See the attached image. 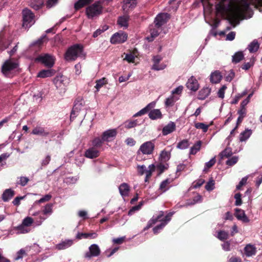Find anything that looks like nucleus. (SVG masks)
I'll use <instances>...</instances> for the list:
<instances>
[{
	"mask_svg": "<svg viewBox=\"0 0 262 262\" xmlns=\"http://www.w3.org/2000/svg\"><path fill=\"white\" fill-rule=\"evenodd\" d=\"M149 118L155 120L161 118L162 114L159 109H155L151 111L148 114Z\"/></svg>",
	"mask_w": 262,
	"mask_h": 262,
	"instance_id": "nucleus-37",
	"label": "nucleus"
},
{
	"mask_svg": "<svg viewBox=\"0 0 262 262\" xmlns=\"http://www.w3.org/2000/svg\"><path fill=\"white\" fill-rule=\"evenodd\" d=\"M100 249L97 244H92L89 248V251L85 253V257L91 258L92 257H96L100 255Z\"/></svg>",
	"mask_w": 262,
	"mask_h": 262,
	"instance_id": "nucleus-12",
	"label": "nucleus"
},
{
	"mask_svg": "<svg viewBox=\"0 0 262 262\" xmlns=\"http://www.w3.org/2000/svg\"><path fill=\"white\" fill-rule=\"evenodd\" d=\"M173 214V212H169L164 217V212L160 211L157 216H154L152 219L148 221L146 227L144 228V230H145L149 229L154 224L159 221L161 222V224L153 228L154 233L155 234L158 233L170 221L171 217Z\"/></svg>",
	"mask_w": 262,
	"mask_h": 262,
	"instance_id": "nucleus-2",
	"label": "nucleus"
},
{
	"mask_svg": "<svg viewBox=\"0 0 262 262\" xmlns=\"http://www.w3.org/2000/svg\"><path fill=\"white\" fill-rule=\"evenodd\" d=\"M14 195V191L11 189H6L3 193L2 199L4 202H8Z\"/></svg>",
	"mask_w": 262,
	"mask_h": 262,
	"instance_id": "nucleus-29",
	"label": "nucleus"
},
{
	"mask_svg": "<svg viewBox=\"0 0 262 262\" xmlns=\"http://www.w3.org/2000/svg\"><path fill=\"white\" fill-rule=\"evenodd\" d=\"M227 86L225 85H223L217 92V96L219 98H224L225 90Z\"/></svg>",
	"mask_w": 262,
	"mask_h": 262,
	"instance_id": "nucleus-64",
	"label": "nucleus"
},
{
	"mask_svg": "<svg viewBox=\"0 0 262 262\" xmlns=\"http://www.w3.org/2000/svg\"><path fill=\"white\" fill-rule=\"evenodd\" d=\"M16 229L17 230V233L18 234L27 233L31 230L30 228L28 227L27 226H24L22 223L21 225L16 227Z\"/></svg>",
	"mask_w": 262,
	"mask_h": 262,
	"instance_id": "nucleus-41",
	"label": "nucleus"
},
{
	"mask_svg": "<svg viewBox=\"0 0 262 262\" xmlns=\"http://www.w3.org/2000/svg\"><path fill=\"white\" fill-rule=\"evenodd\" d=\"M117 134V130L116 129H110L102 133V137L105 142H111L116 138Z\"/></svg>",
	"mask_w": 262,
	"mask_h": 262,
	"instance_id": "nucleus-13",
	"label": "nucleus"
},
{
	"mask_svg": "<svg viewBox=\"0 0 262 262\" xmlns=\"http://www.w3.org/2000/svg\"><path fill=\"white\" fill-rule=\"evenodd\" d=\"M255 62V57L254 56H252L249 62H245L244 63L242 66V69L245 70H248L251 67H252L254 65Z\"/></svg>",
	"mask_w": 262,
	"mask_h": 262,
	"instance_id": "nucleus-48",
	"label": "nucleus"
},
{
	"mask_svg": "<svg viewBox=\"0 0 262 262\" xmlns=\"http://www.w3.org/2000/svg\"><path fill=\"white\" fill-rule=\"evenodd\" d=\"M216 237L221 241H224L228 238V233L225 231H220L217 232Z\"/></svg>",
	"mask_w": 262,
	"mask_h": 262,
	"instance_id": "nucleus-49",
	"label": "nucleus"
},
{
	"mask_svg": "<svg viewBox=\"0 0 262 262\" xmlns=\"http://www.w3.org/2000/svg\"><path fill=\"white\" fill-rule=\"evenodd\" d=\"M155 148V143L154 141H147L143 143L140 147L138 151L137 158L139 159L141 151L143 154L145 155H150L152 153V151Z\"/></svg>",
	"mask_w": 262,
	"mask_h": 262,
	"instance_id": "nucleus-8",
	"label": "nucleus"
},
{
	"mask_svg": "<svg viewBox=\"0 0 262 262\" xmlns=\"http://www.w3.org/2000/svg\"><path fill=\"white\" fill-rule=\"evenodd\" d=\"M259 45L256 40H253L248 47V49L250 53L256 52L259 49Z\"/></svg>",
	"mask_w": 262,
	"mask_h": 262,
	"instance_id": "nucleus-39",
	"label": "nucleus"
},
{
	"mask_svg": "<svg viewBox=\"0 0 262 262\" xmlns=\"http://www.w3.org/2000/svg\"><path fill=\"white\" fill-rule=\"evenodd\" d=\"M141 124L137 119L136 120H128L124 122L123 125L125 128L130 129L139 125Z\"/></svg>",
	"mask_w": 262,
	"mask_h": 262,
	"instance_id": "nucleus-27",
	"label": "nucleus"
},
{
	"mask_svg": "<svg viewBox=\"0 0 262 262\" xmlns=\"http://www.w3.org/2000/svg\"><path fill=\"white\" fill-rule=\"evenodd\" d=\"M232 154V152L231 149L230 148H226L224 151H223L220 155L221 156L223 157H226L228 158L230 156H231Z\"/></svg>",
	"mask_w": 262,
	"mask_h": 262,
	"instance_id": "nucleus-56",
	"label": "nucleus"
},
{
	"mask_svg": "<svg viewBox=\"0 0 262 262\" xmlns=\"http://www.w3.org/2000/svg\"><path fill=\"white\" fill-rule=\"evenodd\" d=\"M107 83V80L105 78H102L96 81V84L95 88L96 89V92H98L100 89L103 86L104 84Z\"/></svg>",
	"mask_w": 262,
	"mask_h": 262,
	"instance_id": "nucleus-46",
	"label": "nucleus"
},
{
	"mask_svg": "<svg viewBox=\"0 0 262 262\" xmlns=\"http://www.w3.org/2000/svg\"><path fill=\"white\" fill-rule=\"evenodd\" d=\"M205 183V180L202 179H199L193 182V188H198L201 186Z\"/></svg>",
	"mask_w": 262,
	"mask_h": 262,
	"instance_id": "nucleus-62",
	"label": "nucleus"
},
{
	"mask_svg": "<svg viewBox=\"0 0 262 262\" xmlns=\"http://www.w3.org/2000/svg\"><path fill=\"white\" fill-rule=\"evenodd\" d=\"M83 47L80 44H75L70 47L64 55L65 59L67 61L75 60L78 57H84Z\"/></svg>",
	"mask_w": 262,
	"mask_h": 262,
	"instance_id": "nucleus-3",
	"label": "nucleus"
},
{
	"mask_svg": "<svg viewBox=\"0 0 262 262\" xmlns=\"http://www.w3.org/2000/svg\"><path fill=\"white\" fill-rule=\"evenodd\" d=\"M155 170V166L154 164L149 165L147 168L144 165H138L137 171L140 175L146 174L145 181L147 182L149 178L151 176L152 172Z\"/></svg>",
	"mask_w": 262,
	"mask_h": 262,
	"instance_id": "nucleus-10",
	"label": "nucleus"
},
{
	"mask_svg": "<svg viewBox=\"0 0 262 262\" xmlns=\"http://www.w3.org/2000/svg\"><path fill=\"white\" fill-rule=\"evenodd\" d=\"M33 135L40 136L42 137H48L50 133L48 129L40 126H37L33 128L31 133Z\"/></svg>",
	"mask_w": 262,
	"mask_h": 262,
	"instance_id": "nucleus-15",
	"label": "nucleus"
},
{
	"mask_svg": "<svg viewBox=\"0 0 262 262\" xmlns=\"http://www.w3.org/2000/svg\"><path fill=\"white\" fill-rule=\"evenodd\" d=\"M160 28H158L155 25V28L150 29V32L152 37H157L159 34Z\"/></svg>",
	"mask_w": 262,
	"mask_h": 262,
	"instance_id": "nucleus-63",
	"label": "nucleus"
},
{
	"mask_svg": "<svg viewBox=\"0 0 262 262\" xmlns=\"http://www.w3.org/2000/svg\"><path fill=\"white\" fill-rule=\"evenodd\" d=\"M51 198H52L51 195H50L49 194H46V195H45L43 197H42V198H41L39 200L36 201L35 202V203H36V204H40V203H44L45 202H48L49 200H50Z\"/></svg>",
	"mask_w": 262,
	"mask_h": 262,
	"instance_id": "nucleus-58",
	"label": "nucleus"
},
{
	"mask_svg": "<svg viewBox=\"0 0 262 262\" xmlns=\"http://www.w3.org/2000/svg\"><path fill=\"white\" fill-rule=\"evenodd\" d=\"M186 86L189 90L195 92L199 89V84L197 80L193 76H191L188 79Z\"/></svg>",
	"mask_w": 262,
	"mask_h": 262,
	"instance_id": "nucleus-18",
	"label": "nucleus"
},
{
	"mask_svg": "<svg viewBox=\"0 0 262 262\" xmlns=\"http://www.w3.org/2000/svg\"><path fill=\"white\" fill-rule=\"evenodd\" d=\"M235 74L233 70H230L227 75L225 76L226 81L230 82L234 77Z\"/></svg>",
	"mask_w": 262,
	"mask_h": 262,
	"instance_id": "nucleus-60",
	"label": "nucleus"
},
{
	"mask_svg": "<svg viewBox=\"0 0 262 262\" xmlns=\"http://www.w3.org/2000/svg\"><path fill=\"white\" fill-rule=\"evenodd\" d=\"M36 60L43 63L48 68H51L54 64L55 59L53 56L49 54H43L39 55L36 58Z\"/></svg>",
	"mask_w": 262,
	"mask_h": 262,
	"instance_id": "nucleus-9",
	"label": "nucleus"
},
{
	"mask_svg": "<svg viewBox=\"0 0 262 262\" xmlns=\"http://www.w3.org/2000/svg\"><path fill=\"white\" fill-rule=\"evenodd\" d=\"M252 130L246 129L242 132L239 137V140L241 142L246 141L248 140L252 134Z\"/></svg>",
	"mask_w": 262,
	"mask_h": 262,
	"instance_id": "nucleus-33",
	"label": "nucleus"
},
{
	"mask_svg": "<svg viewBox=\"0 0 262 262\" xmlns=\"http://www.w3.org/2000/svg\"><path fill=\"white\" fill-rule=\"evenodd\" d=\"M176 129V124L173 122H170L167 125L165 126L162 129V134L166 136L173 132Z\"/></svg>",
	"mask_w": 262,
	"mask_h": 262,
	"instance_id": "nucleus-24",
	"label": "nucleus"
},
{
	"mask_svg": "<svg viewBox=\"0 0 262 262\" xmlns=\"http://www.w3.org/2000/svg\"><path fill=\"white\" fill-rule=\"evenodd\" d=\"M127 38L126 33L120 32L114 34L111 38V42L113 44L121 43L125 42Z\"/></svg>",
	"mask_w": 262,
	"mask_h": 262,
	"instance_id": "nucleus-11",
	"label": "nucleus"
},
{
	"mask_svg": "<svg viewBox=\"0 0 262 262\" xmlns=\"http://www.w3.org/2000/svg\"><path fill=\"white\" fill-rule=\"evenodd\" d=\"M29 182V179L26 177H20L17 184L21 186H25Z\"/></svg>",
	"mask_w": 262,
	"mask_h": 262,
	"instance_id": "nucleus-61",
	"label": "nucleus"
},
{
	"mask_svg": "<svg viewBox=\"0 0 262 262\" xmlns=\"http://www.w3.org/2000/svg\"><path fill=\"white\" fill-rule=\"evenodd\" d=\"M135 56L132 53L125 54V58L124 60H126L128 62H134Z\"/></svg>",
	"mask_w": 262,
	"mask_h": 262,
	"instance_id": "nucleus-57",
	"label": "nucleus"
},
{
	"mask_svg": "<svg viewBox=\"0 0 262 262\" xmlns=\"http://www.w3.org/2000/svg\"><path fill=\"white\" fill-rule=\"evenodd\" d=\"M189 144L187 140H183L180 142L178 145L177 147L181 149H184L188 147Z\"/></svg>",
	"mask_w": 262,
	"mask_h": 262,
	"instance_id": "nucleus-50",
	"label": "nucleus"
},
{
	"mask_svg": "<svg viewBox=\"0 0 262 262\" xmlns=\"http://www.w3.org/2000/svg\"><path fill=\"white\" fill-rule=\"evenodd\" d=\"M235 216L238 220H241L243 222L247 223L249 222V219L246 215L244 211L242 209H236Z\"/></svg>",
	"mask_w": 262,
	"mask_h": 262,
	"instance_id": "nucleus-25",
	"label": "nucleus"
},
{
	"mask_svg": "<svg viewBox=\"0 0 262 262\" xmlns=\"http://www.w3.org/2000/svg\"><path fill=\"white\" fill-rule=\"evenodd\" d=\"M102 9L101 3L97 1L89 6L86 8L85 12L89 18H93L101 14Z\"/></svg>",
	"mask_w": 262,
	"mask_h": 262,
	"instance_id": "nucleus-4",
	"label": "nucleus"
},
{
	"mask_svg": "<svg viewBox=\"0 0 262 262\" xmlns=\"http://www.w3.org/2000/svg\"><path fill=\"white\" fill-rule=\"evenodd\" d=\"M222 77L223 76L219 71H215L210 74V80L211 83L215 84L219 83Z\"/></svg>",
	"mask_w": 262,
	"mask_h": 262,
	"instance_id": "nucleus-21",
	"label": "nucleus"
},
{
	"mask_svg": "<svg viewBox=\"0 0 262 262\" xmlns=\"http://www.w3.org/2000/svg\"><path fill=\"white\" fill-rule=\"evenodd\" d=\"M100 151L98 149L92 146L85 150L84 156L88 158L93 159L98 157Z\"/></svg>",
	"mask_w": 262,
	"mask_h": 262,
	"instance_id": "nucleus-19",
	"label": "nucleus"
},
{
	"mask_svg": "<svg viewBox=\"0 0 262 262\" xmlns=\"http://www.w3.org/2000/svg\"><path fill=\"white\" fill-rule=\"evenodd\" d=\"M34 220L32 217L27 216L23 220L22 224L24 226H27L30 228Z\"/></svg>",
	"mask_w": 262,
	"mask_h": 262,
	"instance_id": "nucleus-51",
	"label": "nucleus"
},
{
	"mask_svg": "<svg viewBox=\"0 0 262 262\" xmlns=\"http://www.w3.org/2000/svg\"><path fill=\"white\" fill-rule=\"evenodd\" d=\"M215 158L214 157L212 158L209 161L206 162L205 165L204 170L205 171L207 169L211 167L215 164Z\"/></svg>",
	"mask_w": 262,
	"mask_h": 262,
	"instance_id": "nucleus-59",
	"label": "nucleus"
},
{
	"mask_svg": "<svg viewBox=\"0 0 262 262\" xmlns=\"http://www.w3.org/2000/svg\"><path fill=\"white\" fill-rule=\"evenodd\" d=\"M162 59V57L160 55L154 56L152 59L154 64L152 67V69L156 71L164 69L166 67V65L164 63L159 64Z\"/></svg>",
	"mask_w": 262,
	"mask_h": 262,
	"instance_id": "nucleus-16",
	"label": "nucleus"
},
{
	"mask_svg": "<svg viewBox=\"0 0 262 262\" xmlns=\"http://www.w3.org/2000/svg\"><path fill=\"white\" fill-rule=\"evenodd\" d=\"M244 58V54L242 52H237L232 56V61L233 62L238 63Z\"/></svg>",
	"mask_w": 262,
	"mask_h": 262,
	"instance_id": "nucleus-45",
	"label": "nucleus"
},
{
	"mask_svg": "<svg viewBox=\"0 0 262 262\" xmlns=\"http://www.w3.org/2000/svg\"><path fill=\"white\" fill-rule=\"evenodd\" d=\"M43 4V0H31L30 2V6L35 10L39 9Z\"/></svg>",
	"mask_w": 262,
	"mask_h": 262,
	"instance_id": "nucleus-38",
	"label": "nucleus"
},
{
	"mask_svg": "<svg viewBox=\"0 0 262 262\" xmlns=\"http://www.w3.org/2000/svg\"><path fill=\"white\" fill-rule=\"evenodd\" d=\"M238 158L236 156H233L231 158L229 159L226 162V164L229 166H233L237 163Z\"/></svg>",
	"mask_w": 262,
	"mask_h": 262,
	"instance_id": "nucleus-54",
	"label": "nucleus"
},
{
	"mask_svg": "<svg viewBox=\"0 0 262 262\" xmlns=\"http://www.w3.org/2000/svg\"><path fill=\"white\" fill-rule=\"evenodd\" d=\"M170 181L169 179H167L162 181L160 185L159 190L160 191V193H162L166 191L170 187L169 184Z\"/></svg>",
	"mask_w": 262,
	"mask_h": 262,
	"instance_id": "nucleus-31",
	"label": "nucleus"
},
{
	"mask_svg": "<svg viewBox=\"0 0 262 262\" xmlns=\"http://www.w3.org/2000/svg\"><path fill=\"white\" fill-rule=\"evenodd\" d=\"M202 142L201 141H198L192 147H191L190 154L195 155L200 150Z\"/></svg>",
	"mask_w": 262,
	"mask_h": 262,
	"instance_id": "nucleus-43",
	"label": "nucleus"
},
{
	"mask_svg": "<svg viewBox=\"0 0 262 262\" xmlns=\"http://www.w3.org/2000/svg\"><path fill=\"white\" fill-rule=\"evenodd\" d=\"M23 24L25 28H30L35 23L34 15L32 11L26 8L23 11Z\"/></svg>",
	"mask_w": 262,
	"mask_h": 262,
	"instance_id": "nucleus-6",
	"label": "nucleus"
},
{
	"mask_svg": "<svg viewBox=\"0 0 262 262\" xmlns=\"http://www.w3.org/2000/svg\"><path fill=\"white\" fill-rule=\"evenodd\" d=\"M18 67V62L17 60L10 59L6 60L2 67V72L7 77H10V74L12 71L16 69Z\"/></svg>",
	"mask_w": 262,
	"mask_h": 262,
	"instance_id": "nucleus-5",
	"label": "nucleus"
},
{
	"mask_svg": "<svg viewBox=\"0 0 262 262\" xmlns=\"http://www.w3.org/2000/svg\"><path fill=\"white\" fill-rule=\"evenodd\" d=\"M119 190L120 194L122 196H127L129 191V187L128 185L125 183L121 184L119 187Z\"/></svg>",
	"mask_w": 262,
	"mask_h": 262,
	"instance_id": "nucleus-30",
	"label": "nucleus"
},
{
	"mask_svg": "<svg viewBox=\"0 0 262 262\" xmlns=\"http://www.w3.org/2000/svg\"><path fill=\"white\" fill-rule=\"evenodd\" d=\"M54 73V71L52 70H43L38 73L37 77L42 78L50 77L52 76Z\"/></svg>",
	"mask_w": 262,
	"mask_h": 262,
	"instance_id": "nucleus-35",
	"label": "nucleus"
},
{
	"mask_svg": "<svg viewBox=\"0 0 262 262\" xmlns=\"http://www.w3.org/2000/svg\"><path fill=\"white\" fill-rule=\"evenodd\" d=\"M104 142L102 137L101 138L97 137L92 140V145L93 147H95V148L98 149L99 148H100L102 146Z\"/></svg>",
	"mask_w": 262,
	"mask_h": 262,
	"instance_id": "nucleus-32",
	"label": "nucleus"
},
{
	"mask_svg": "<svg viewBox=\"0 0 262 262\" xmlns=\"http://www.w3.org/2000/svg\"><path fill=\"white\" fill-rule=\"evenodd\" d=\"M214 181L211 178L206 184L205 189L208 191H212L214 188Z\"/></svg>",
	"mask_w": 262,
	"mask_h": 262,
	"instance_id": "nucleus-52",
	"label": "nucleus"
},
{
	"mask_svg": "<svg viewBox=\"0 0 262 262\" xmlns=\"http://www.w3.org/2000/svg\"><path fill=\"white\" fill-rule=\"evenodd\" d=\"M204 9L205 17L207 13L211 12L212 5L208 0H201ZM249 0H241L237 3L231 0H220L216 5V12L222 15L230 14L233 17L245 18V13L250 9Z\"/></svg>",
	"mask_w": 262,
	"mask_h": 262,
	"instance_id": "nucleus-1",
	"label": "nucleus"
},
{
	"mask_svg": "<svg viewBox=\"0 0 262 262\" xmlns=\"http://www.w3.org/2000/svg\"><path fill=\"white\" fill-rule=\"evenodd\" d=\"M136 6V2L135 0H125L123 2L122 9L125 12L132 10Z\"/></svg>",
	"mask_w": 262,
	"mask_h": 262,
	"instance_id": "nucleus-20",
	"label": "nucleus"
},
{
	"mask_svg": "<svg viewBox=\"0 0 262 262\" xmlns=\"http://www.w3.org/2000/svg\"><path fill=\"white\" fill-rule=\"evenodd\" d=\"M54 83L56 88L60 91L61 93H64L66 87L69 83V80L65 76H57L54 79Z\"/></svg>",
	"mask_w": 262,
	"mask_h": 262,
	"instance_id": "nucleus-7",
	"label": "nucleus"
},
{
	"mask_svg": "<svg viewBox=\"0 0 262 262\" xmlns=\"http://www.w3.org/2000/svg\"><path fill=\"white\" fill-rule=\"evenodd\" d=\"M210 92V88L208 87H205L199 91L198 98L200 100H204L209 96Z\"/></svg>",
	"mask_w": 262,
	"mask_h": 262,
	"instance_id": "nucleus-28",
	"label": "nucleus"
},
{
	"mask_svg": "<svg viewBox=\"0 0 262 262\" xmlns=\"http://www.w3.org/2000/svg\"><path fill=\"white\" fill-rule=\"evenodd\" d=\"M129 17L127 15H123L119 17L118 24L121 27L127 28Z\"/></svg>",
	"mask_w": 262,
	"mask_h": 262,
	"instance_id": "nucleus-36",
	"label": "nucleus"
},
{
	"mask_svg": "<svg viewBox=\"0 0 262 262\" xmlns=\"http://www.w3.org/2000/svg\"><path fill=\"white\" fill-rule=\"evenodd\" d=\"M195 127L198 129H202L203 132L206 133L208 128L209 126L204 123H196L195 124Z\"/></svg>",
	"mask_w": 262,
	"mask_h": 262,
	"instance_id": "nucleus-53",
	"label": "nucleus"
},
{
	"mask_svg": "<svg viewBox=\"0 0 262 262\" xmlns=\"http://www.w3.org/2000/svg\"><path fill=\"white\" fill-rule=\"evenodd\" d=\"M170 154L168 151L163 150L160 154L161 160L164 162L168 161L170 159Z\"/></svg>",
	"mask_w": 262,
	"mask_h": 262,
	"instance_id": "nucleus-47",
	"label": "nucleus"
},
{
	"mask_svg": "<svg viewBox=\"0 0 262 262\" xmlns=\"http://www.w3.org/2000/svg\"><path fill=\"white\" fill-rule=\"evenodd\" d=\"M82 100H76L73 107V110L71 114V119L74 118L78 115L79 112L82 110L83 107Z\"/></svg>",
	"mask_w": 262,
	"mask_h": 262,
	"instance_id": "nucleus-17",
	"label": "nucleus"
},
{
	"mask_svg": "<svg viewBox=\"0 0 262 262\" xmlns=\"http://www.w3.org/2000/svg\"><path fill=\"white\" fill-rule=\"evenodd\" d=\"M256 252V248L254 246L248 244L244 248V252L247 257L252 256L255 254Z\"/></svg>",
	"mask_w": 262,
	"mask_h": 262,
	"instance_id": "nucleus-26",
	"label": "nucleus"
},
{
	"mask_svg": "<svg viewBox=\"0 0 262 262\" xmlns=\"http://www.w3.org/2000/svg\"><path fill=\"white\" fill-rule=\"evenodd\" d=\"M97 234L96 232H93L91 233H78L76 237L78 239L84 238H91L94 239L97 237Z\"/></svg>",
	"mask_w": 262,
	"mask_h": 262,
	"instance_id": "nucleus-34",
	"label": "nucleus"
},
{
	"mask_svg": "<svg viewBox=\"0 0 262 262\" xmlns=\"http://www.w3.org/2000/svg\"><path fill=\"white\" fill-rule=\"evenodd\" d=\"M155 105V103L154 102H152L149 103L146 106L141 110L140 111L135 114L133 115L134 117H137L139 116H142L145 114H146L150 110L153 108Z\"/></svg>",
	"mask_w": 262,
	"mask_h": 262,
	"instance_id": "nucleus-23",
	"label": "nucleus"
},
{
	"mask_svg": "<svg viewBox=\"0 0 262 262\" xmlns=\"http://www.w3.org/2000/svg\"><path fill=\"white\" fill-rule=\"evenodd\" d=\"M53 205L52 204H47L44 209L42 210V214L44 215H47L48 217L53 212Z\"/></svg>",
	"mask_w": 262,
	"mask_h": 262,
	"instance_id": "nucleus-42",
	"label": "nucleus"
},
{
	"mask_svg": "<svg viewBox=\"0 0 262 262\" xmlns=\"http://www.w3.org/2000/svg\"><path fill=\"white\" fill-rule=\"evenodd\" d=\"M73 244V241L72 239H66L62 241L60 243L56 245L55 248L59 250H64L70 247Z\"/></svg>",
	"mask_w": 262,
	"mask_h": 262,
	"instance_id": "nucleus-22",
	"label": "nucleus"
},
{
	"mask_svg": "<svg viewBox=\"0 0 262 262\" xmlns=\"http://www.w3.org/2000/svg\"><path fill=\"white\" fill-rule=\"evenodd\" d=\"M92 0H79L74 5L75 9L77 10L86 5L90 4Z\"/></svg>",
	"mask_w": 262,
	"mask_h": 262,
	"instance_id": "nucleus-40",
	"label": "nucleus"
},
{
	"mask_svg": "<svg viewBox=\"0 0 262 262\" xmlns=\"http://www.w3.org/2000/svg\"><path fill=\"white\" fill-rule=\"evenodd\" d=\"M169 15L167 13H161L157 16L155 19V25L158 28H160L166 23Z\"/></svg>",
	"mask_w": 262,
	"mask_h": 262,
	"instance_id": "nucleus-14",
	"label": "nucleus"
},
{
	"mask_svg": "<svg viewBox=\"0 0 262 262\" xmlns=\"http://www.w3.org/2000/svg\"><path fill=\"white\" fill-rule=\"evenodd\" d=\"M179 98L176 96L171 95L167 98L165 101V105L167 106H170L173 105L174 103L178 100Z\"/></svg>",
	"mask_w": 262,
	"mask_h": 262,
	"instance_id": "nucleus-44",
	"label": "nucleus"
},
{
	"mask_svg": "<svg viewBox=\"0 0 262 262\" xmlns=\"http://www.w3.org/2000/svg\"><path fill=\"white\" fill-rule=\"evenodd\" d=\"M246 94H247V91H244L242 93L238 94L232 100V101L231 102V103L232 104H236L238 102V101H239V100L242 97H243V96L246 95Z\"/></svg>",
	"mask_w": 262,
	"mask_h": 262,
	"instance_id": "nucleus-55",
	"label": "nucleus"
}]
</instances>
